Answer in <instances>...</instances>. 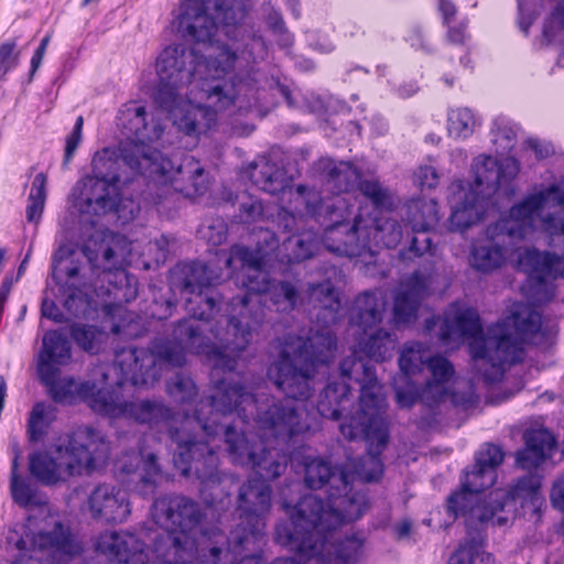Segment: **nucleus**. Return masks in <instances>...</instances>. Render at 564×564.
<instances>
[{"label": "nucleus", "instance_id": "obj_1", "mask_svg": "<svg viewBox=\"0 0 564 564\" xmlns=\"http://www.w3.org/2000/svg\"><path fill=\"white\" fill-rule=\"evenodd\" d=\"M248 302L247 296H234L226 303L225 313L219 314L224 296L216 289L189 293L185 302L189 317L178 321L174 339L156 338L150 349L129 346L117 352L115 366L122 375L118 384L129 381L135 387L152 386L160 378L158 364L182 367L186 350L212 364L213 382L218 370L232 372L261 325L259 312L245 316Z\"/></svg>", "mask_w": 564, "mask_h": 564}, {"label": "nucleus", "instance_id": "obj_2", "mask_svg": "<svg viewBox=\"0 0 564 564\" xmlns=\"http://www.w3.org/2000/svg\"><path fill=\"white\" fill-rule=\"evenodd\" d=\"M235 61L236 55L226 47L204 61L194 48L165 47L156 59L155 105L185 134L206 132L216 124L217 112L251 90L248 83L232 75Z\"/></svg>", "mask_w": 564, "mask_h": 564}, {"label": "nucleus", "instance_id": "obj_3", "mask_svg": "<svg viewBox=\"0 0 564 564\" xmlns=\"http://www.w3.org/2000/svg\"><path fill=\"white\" fill-rule=\"evenodd\" d=\"M315 372L314 367L296 360L288 348H283L268 373L285 394L284 399L256 395L245 384L221 378L214 381V392L196 403V419L192 422L215 434L218 416L236 413L242 423L254 422L264 435L288 442L312 427L300 401L312 395Z\"/></svg>", "mask_w": 564, "mask_h": 564}, {"label": "nucleus", "instance_id": "obj_4", "mask_svg": "<svg viewBox=\"0 0 564 564\" xmlns=\"http://www.w3.org/2000/svg\"><path fill=\"white\" fill-rule=\"evenodd\" d=\"M228 415L218 416V432L209 434L197 422L187 423L196 419L184 415L176 422L174 412L166 423L170 440L176 445L174 464L184 477H194L200 482V496L204 501L218 508L224 505V498L229 500V486L234 482L231 475L219 470L217 446L212 445L215 436L224 433L227 452L236 465L250 467L259 476L258 479L273 480L280 477L286 468V458L276 451H271L262 440L251 441L246 431H238L236 425L223 422Z\"/></svg>", "mask_w": 564, "mask_h": 564}, {"label": "nucleus", "instance_id": "obj_5", "mask_svg": "<svg viewBox=\"0 0 564 564\" xmlns=\"http://www.w3.org/2000/svg\"><path fill=\"white\" fill-rule=\"evenodd\" d=\"M339 372L343 381L327 383L319 394L316 409L324 417L339 420L349 402L351 388L348 381L359 384L358 411L346 419L339 429L345 438L367 443V454L360 458L357 471L362 480L375 481L383 473L380 455L389 441L383 389L375 367L361 357H345L339 364Z\"/></svg>", "mask_w": 564, "mask_h": 564}, {"label": "nucleus", "instance_id": "obj_6", "mask_svg": "<svg viewBox=\"0 0 564 564\" xmlns=\"http://www.w3.org/2000/svg\"><path fill=\"white\" fill-rule=\"evenodd\" d=\"M153 521L171 531L155 538V560L145 563V544L133 533L104 532L98 536L96 551L115 564H189L198 552L193 531L200 524L204 512L194 499L184 495H165L154 499Z\"/></svg>", "mask_w": 564, "mask_h": 564}, {"label": "nucleus", "instance_id": "obj_7", "mask_svg": "<svg viewBox=\"0 0 564 564\" xmlns=\"http://www.w3.org/2000/svg\"><path fill=\"white\" fill-rule=\"evenodd\" d=\"M351 476L341 467H333L322 458H313L305 464L304 481L311 489H321L328 485L327 501L316 495H306L300 499L290 513V523H279L275 527V540L288 543L293 539L301 540V549L317 552L323 542L311 543V538L304 533L307 528L318 529L322 519L333 520L336 525L343 520H358L368 509L366 495L354 491Z\"/></svg>", "mask_w": 564, "mask_h": 564}, {"label": "nucleus", "instance_id": "obj_8", "mask_svg": "<svg viewBox=\"0 0 564 564\" xmlns=\"http://www.w3.org/2000/svg\"><path fill=\"white\" fill-rule=\"evenodd\" d=\"M503 456L499 446L488 444L485 451L477 453L473 470L465 473L460 490L447 499V513L454 519L463 517L468 529L480 530L489 523L507 524L508 517L503 512L508 501L521 500L522 507L530 503L534 508L542 503L541 480L534 475L519 478L509 490L496 489L488 498L479 497L496 482L497 467L502 464Z\"/></svg>", "mask_w": 564, "mask_h": 564}, {"label": "nucleus", "instance_id": "obj_9", "mask_svg": "<svg viewBox=\"0 0 564 564\" xmlns=\"http://www.w3.org/2000/svg\"><path fill=\"white\" fill-rule=\"evenodd\" d=\"M206 0H182L180 13L176 18L177 30L184 37L196 43L208 44L213 53L207 56H197L206 59L215 56L221 47H226L236 55L235 64L239 58L249 63H257L267 55V44L263 37L256 33H248L241 24L246 18V10L237 0H216L215 15L206 12Z\"/></svg>", "mask_w": 564, "mask_h": 564}, {"label": "nucleus", "instance_id": "obj_10", "mask_svg": "<svg viewBox=\"0 0 564 564\" xmlns=\"http://www.w3.org/2000/svg\"><path fill=\"white\" fill-rule=\"evenodd\" d=\"M37 375L48 395L56 403L73 404L77 399H83L98 414L110 419H126L151 429L160 424L166 426L172 419V409L162 400H124L118 389L96 390L94 382L77 383L72 377L59 378V369L51 370L45 367Z\"/></svg>", "mask_w": 564, "mask_h": 564}, {"label": "nucleus", "instance_id": "obj_11", "mask_svg": "<svg viewBox=\"0 0 564 564\" xmlns=\"http://www.w3.org/2000/svg\"><path fill=\"white\" fill-rule=\"evenodd\" d=\"M549 330L542 325V315L523 303L512 305L508 315L487 327V338L473 345L476 356H490V368L482 376L488 382L499 381L505 367L522 362L525 344L542 345Z\"/></svg>", "mask_w": 564, "mask_h": 564}, {"label": "nucleus", "instance_id": "obj_12", "mask_svg": "<svg viewBox=\"0 0 564 564\" xmlns=\"http://www.w3.org/2000/svg\"><path fill=\"white\" fill-rule=\"evenodd\" d=\"M296 192L306 215L324 227L322 242L328 251L355 258L369 250L367 226L361 215H354L355 204L341 196L323 198L319 192L304 185H299Z\"/></svg>", "mask_w": 564, "mask_h": 564}, {"label": "nucleus", "instance_id": "obj_13", "mask_svg": "<svg viewBox=\"0 0 564 564\" xmlns=\"http://www.w3.org/2000/svg\"><path fill=\"white\" fill-rule=\"evenodd\" d=\"M56 457L35 452L29 457L30 473L43 485L65 482L84 470L90 471L104 463L110 453L104 435L89 426H82L67 436L65 444L55 448Z\"/></svg>", "mask_w": 564, "mask_h": 564}, {"label": "nucleus", "instance_id": "obj_14", "mask_svg": "<svg viewBox=\"0 0 564 564\" xmlns=\"http://www.w3.org/2000/svg\"><path fill=\"white\" fill-rule=\"evenodd\" d=\"M271 508L272 488L265 480L252 478L240 485L236 509L238 522L229 535L221 532L216 535L217 540L203 554L204 560L210 558L213 564H218L223 554L235 560V554L254 546L264 535Z\"/></svg>", "mask_w": 564, "mask_h": 564}, {"label": "nucleus", "instance_id": "obj_15", "mask_svg": "<svg viewBox=\"0 0 564 564\" xmlns=\"http://www.w3.org/2000/svg\"><path fill=\"white\" fill-rule=\"evenodd\" d=\"M147 109L137 102H129L120 111V123L127 140L120 143L122 160L134 174L144 178L160 180L174 171V163L149 143L159 140L164 131L161 123L147 120Z\"/></svg>", "mask_w": 564, "mask_h": 564}, {"label": "nucleus", "instance_id": "obj_16", "mask_svg": "<svg viewBox=\"0 0 564 564\" xmlns=\"http://www.w3.org/2000/svg\"><path fill=\"white\" fill-rule=\"evenodd\" d=\"M72 195L74 207L84 215L100 216L116 212L119 218L128 221L140 210L139 206L134 207L133 202H129L131 207L126 214L124 202L118 199L117 184L91 175L83 177L74 187Z\"/></svg>", "mask_w": 564, "mask_h": 564}, {"label": "nucleus", "instance_id": "obj_17", "mask_svg": "<svg viewBox=\"0 0 564 564\" xmlns=\"http://www.w3.org/2000/svg\"><path fill=\"white\" fill-rule=\"evenodd\" d=\"M355 520H343L338 524L328 525L333 523V520L322 519L318 523V529L307 528V535L311 538V543L316 544L317 542H323V547L317 552H311L307 550L301 549V540L293 539L288 543H280L281 545L289 546L292 550H295L300 555L306 558H316L321 563H325L329 561L330 556L334 554L336 558L343 561L344 563H354L357 562L362 555V541L355 535L347 536L339 541H334V531L344 523L354 522ZM306 535V533H304Z\"/></svg>", "mask_w": 564, "mask_h": 564}, {"label": "nucleus", "instance_id": "obj_18", "mask_svg": "<svg viewBox=\"0 0 564 564\" xmlns=\"http://www.w3.org/2000/svg\"><path fill=\"white\" fill-rule=\"evenodd\" d=\"M544 197L535 192L514 204L506 217L487 227L490 237L505 235L510 242H518L532 236L543 206Z\"/></svg>", "mask_w": 564, "mask_h": 564}, {"label": "nucleus", "instance_id": "obj_19", "mask_svg": "<svg viewBox=\"0 0 564 564\" xmlns=\"http://www.w3.org/2000/svg\"><path fill=\"white\" fill-rule=\"evenodd\" d=\"M438 326V339L443 344H448L456 338H468L469 351L474 360L482 361L484 366H490V356H476L473 345L477 340L487 338V332L484 333L478 313L473 308H466L458 312L453 319L432 316L425 321L426 330L431 332Z\"/></svg>", "mask_w": 564, "mask_h": 564}, {"label": "nucleus", "instance_id": "obj_20", "mask_svg": "<svg viewBox=\"0 0 564 564\" xmlns=\"http://www.w3.org/2000/svg\"><path fill=\"white\" fill-rule=\"evenodd\" d=\"M90 517L104 523H122L131 513L128 494L111 484H99L86 500Z\"/></svg>", "mask_w": 564, "mask_h": 564}, {"label": "nucleus", "instance_id": "obj_21", "mask_svg": "<svg viewBox=\"0 0 564 564\" xmlns=\"http://www.w3.org/2000/svg\"><path fill=\"white\" fill-rule=\"evenodd\" d=\"M283 348H288L296 360L303 361L316 371L317 365L332 361L337 350V337L328 329L312 333L306 338L291 337Z\"/></svg>", "mask_w": 564, "mask_h": 564}, {"label": "nucleus", "instance_id": "obj_22", "mask_svg": "<svg viewBox=\"0 0 564 564\" xmlns=\"http://www.w3.org/2000/svg\"><path fill=\"white\" fill-rule=\"evenodd\" d=\"M79 267L74 264L65 270L53 263L52 278L63 296V306L74 317H86L90 310V297L84 291L85 283L79 274Z\"/></svg>", "mask_w": 564, "mask_h": 564}, {"label": "nucleus", "instance_id": "obj_23", "mask_svg": "<svg viewBox=\"0 0 564 564\" xmlns=\"http://www.w3.org/2000/svg\"><path fill=\"white\" fill-rule=\"evenodd\" d=\"M32 551L46 553L42 564H66V557L79 552L70 531L56 522L51 531H41L32 536Z\"/></svg>", "mask_w": 564, "mask_h": 564}, {"label": "nucleus", "instance_id": "obj_24", "mask_svg": "<svg viewBox=\"0 0 564 564\" xmlns=\"http://www.w3.org/2000/svg\"><path fill=\"white\" fill-rule=\"evenodd\" d=\"M471 169L475 183V189L471 192L482 198L495 194L517 174L514 163H507V165L503 166L490 155L476 158Z\"/></svg>", "mask_w": 564, "mask_h": 564}, {"label": "nucleus", "instance_id": "obj_25", "mask_svg": "<svg viewBox=\"0 0 564 564\" xmlns=\"http://www.w3.org/2000/svg\"><path fill=\"white\" fill-rule=\"evenodd\" d=\"M426 289V279L419 271L413 272L401 283L393 301V322L397 326L415 322Z\"/></svg>", "mask_w": 564, "mask_h": 564}, {"label": "nucleus", "instance_id": "obj_26", "mask_svg": "<svg viewBox=\"0 0 564 564\" xmlns=\"http://www.w3.org/2000/svg\"><path fill=\"white\" fill-rule=\"evenodd\" d=\"M303 300L302 306L314 312L316 321L322 325L329 326L339 319L341 303L332 282L307 284L303 289Z\"/></svg>", "mask_w": 564, "mask_h": 564}, {"label": "nucleus", "instance_id": "obj_27", "mask_svg": "<svg viewBox=\"0 0 564 564\" xmlns=\"http://www.w3.org/2000/svg\"><path fill=\"white\" fill-rule=\"evenodd\" d=\"M171 283L182 293H193L212 289L220 275L200 261L180 262L171 271Z\"/></svg>", "mask_w": 564, "mask_h": 564}, {"label": "nucleus", "instance_id": "obj_28", "mask_svg": "<svg viewBox=\"0 0 564 564\" xmlns=\"http://www.w3.org/2000/svg\"><path fill=\"white\" fill-rule=\"evenodd\" d=\"M321 169L325 177V185L334 195L341 196L350 203V194L357 189L361 171L349 161H336L334 159H322Z\"/></svg>", "mask_w": 564, "mask_h": 564}, {"label": "nucleus", "instance_id": "obj_29", "mask_svg": "<svg viewBox=\"0 0 564 564\" xmlns=\"http://www.w3.org/2000/svg\"><path fill=\"white\" fill-rule=\"evenodd\" d=\"M386 310L387 300L381 291H365L355 300L351 325L358 328V334L381 328Z\"/></svg>", "mask_w": 564, "mask_h": 564}, {"label": "nucleus", "instance_id": "obj_30", "mask_svg": "<svg viewBox=\"0 0 564 564\" xmlns=\"http://www.w3.org/2000/svg\"><path fill=\"white\" fill-rule=\"evenodd\" d=\"M524 444V448L516 454V464L521 469H532L551 456L556 441L551 432L539 429L525 432Z\"/></svg>", "mask_w": 564, "mask_h": 564}, {"label": "nucleus", "instance_id": "obj_31", "mask_svg": "<svg viewBox=\"0 0 564 564\" xmlns=\"http://www.w3.org/2000/svg\"><path fill=\"white\" fill-rule=\"evenodd\" d=\"M514 245L505 235L492 238L486 231V240L474 245L470 263L477 271L489 273L501 268L508 254V247Z\"/></svg>", "mask_w": 564, "mask_h": 564}, {"label": "nucleus", "instance_id": "obj_32", "mask_svg": "<svg viewBox=\"0 0 564 564\" xmlns=\"http://www.w3.org/2000/svg\"><path fill=\"white\" fill-rule=\"evenodd\" d=\"M397 343L398 337L395 333L383 327L377 328L357 335L355 343L356 349L351 355L358 357L357 352H361L375 361H386L392 358Z\"/></svg>", "mask_w": 564, "mask_h": 564}, {"label": "nucleus", "instance_id": "obj_33", "mask_svg": "<svg viewBox=\"0 0 564 564\" xmlns=\"http://www.w3.org/2000/svg\"><path fill=\"white\" fill-rule=\"evenodd\" d=\"M445 383L427 380L424 388L420 389L414 382H409L406 387L399 386L398 381L393 383L397 403L401 408H410L416 401H421L429 408L436 406L446 397Z\"/></svg>", "mask_w": 564, "mask_h": 564}, {"label": "nucleus", "instance_id": "obj_34", "mask_svg": "<svg viewBox=\"0 0 564 564\" xmlns=\"http://www.w3.org/2000/svg\"><path fill=\"white\" fill-rule=\"evenodd\" d=\"M176 174H178L182 177V180H185L188 183L187 186L181 188V191L184 192L186 196H200L205 194V192L208 188L207 173L200 165V163L193 156H185L177 166L174 165V171L169 176H164L160 180H148L149 182L154 184L165 185L167 182L173 181Z\"/></svg>", "mask_w": 564, "mask_h": 564}, {"label": "nucleus", "instance_id": "obj_35", "mask_svg": "<svg viewBox=\"0 0 564 564\" xmlns=\"http://www.w3.org/2000/svg\"><path fill=\"white\" fill-rule=\"evenodd\" d=\"M72 359L70 344L67 337L59 330H48L42 339V348L37 359V372L45 367L58 369L57 366H65Z\"/></svg>", "mask_w": 564, "mask_h": 564}, {"label": "nucleus", "instance_id": "obj_36", "mask_svg": "<svg viewBox=\"0 0 564 564\" xmlns=\"http://www.w3.org/2000/svg\"><path fill=\"white\" fill-rule=\"evenodd\" d=\"M405 219L415 234L432 230L440 220L436 200L424 197L411 198L405 206Z\"/></svg>", "mask_w": 564, "mask_h": 564}, {"label": "nucleus", "instance_id": "obj_37", "mask_svg": "<svg viewBox=\"0 0 564 564\" xmlns=\"http://www.w3.org/2000/svg\"><path fill=\"white\" fill-rule=\"evenodd\" d=\"M319 239L316 232L303 230L286 237L281 245L282 257L288 262H301L310 259L318 249Z\"/></svg>", "mask_w": 564, "mask_h": 564}, {"label": "nucleus", "instance_id": "obj_38", "mask_svg": "<svg viewBox=\"0 0 564 564\" xmlns=\"http://www.w3.org/2000/svg\"><path fill=\"white\" fill-rule=\"evenodd\" d=\"M303 289L299 279L274 280L268 297L276 311L291 312L304 304Z\"/></svg>", "mask_w": 564, "mask_h": 564}, {"label": "nucleus", "instance_id": "obj_39", "mask_svg": "<svg viewBox=\"0 0 564 564\" xmlns=\"http://www.w3.org/2000/svg\"><path fill=\"white\" fill-rule=\"evenodd\" d=\"M367 226L365 235L369 238V249L371 241L376 247L387 249L395 248L402 240V228L398 220L392 218H380L364 223Z\"/></svg>", "mask_w": 564, "mask_h": 564}, {"label": "nucleus", "instance_id": "obj_40", "mask_svg": "<svg viewBox=\"0 0 564 564\" xmlns=\"http://www.w3.org/2000/svg\"><path fill=\"white\" fill-rule=\"evenodd\" d=\"M431 358L429 349L422 343H412L406 345L399 357V366L402 375L394 379L393 383L398 381L399 386L406 387L409 382H413L410 377L421 372L424 367H427V360Z\"/></svg>", "mask_w": 564, "mask_h": 564}, {"label": "nucleus", "instance_id": "obj_41", "mask_svg": "<svg viewBox=\"0 0 564 564\" xmlns=\"http://www.w3.org/2000/svg\"><path fill=\"white\" fill-rule=\"evenodd\" d=\"M93 175L107 182L118 184L121 182V165L130 166L122 160L120 145L118 149L105 148L93 158Z\"/></svg>", "mask_w": 564, "mask_h": 564}, {"label": "nucleus", "instance_id": "obj_42", "mask_svg": "<svg viewBox=\"0 0 564 564\" xmlns=\"http://www.w3.org/2000/svg\"><path fill=\"white\" fill-rule=\"evenodd\" d=\"M163 480L164 474L158 463V456L154 453L143 455L140 477L133 490L143 498H150L156 494Z\"/></svg>", "mask_w": 564, "mask_h": 564}, {"label": "nucleus", "instance_id": "obj_43", "mask_svg": "<svg viewBox=\"0 0 564 564\" xmlns=\"http://www.w3.org/2000/svg\"><path fill=\"white\" fill-rule=\"evenodd\" d=\"M274 280L269 278L268 272L262 270V267L253 268L246 273L242 281V285L247 293L241 296L249 299L248 310L245 311V316H248L249 312H259L261 314V323L263 322V310L259 306V301H256L254 296L260 294H267L269 296L271 286Z\"/></svg>", "mask_w": 564, "mask_h": 564}, {"label": "nucleus", "instance_id": "obj_44", "mask_svg": "<svg viewBox=\"0 0 564 564\" xmlns=\"http://www.w3.org/2000/svg\"><path fill=\"white\" fill-rule=\"evenodd\" d=\"M251 178L261 191L272 195L280 194L289 187L284 170L268 161L254 167Z\"/></svg>", "mask_w": 564, "mask_h": 564}, {"label": "nucleus", "instance_id": "obj_45", "mask_svg": "<svg viewBox=\"0 0 564 564\" xmlns=\"http://www.w3.org/2000/svg\"><path fill=\"white\" fill-rule=\"evenodd\" d=\"M482 208L479 207V197L473 192L465 194V199L454 206L449 217L452 230L464 231L478 223L481 218Z\"/></svg>", "mask_w": 564, "mask_h": 564}, {"label": "nucleus", "instance_id": "obj_46", "mask_svg": "<svg viewBox=\"0 0 564 564\" xmlns=\"http://www.w3.org/2000/svg\"><path fill=\"white\" fill-rule=\"evenodd\" d=\"M46 183L47 176L44 173L34 176L25 210L29 223L39 224L42 218L47 196Z\"/></svg>", "mask_w": 564, "mask_h": 564}, {"label": "nucleus", "instance_id": "obj_47", "mask_svg": "<svg viewBox=\"0 0 564 564\" xmlns=\"http://www.w3.org/2000/svg\"><path fill=\"white\" fill-rule=\"evenodd\" d=\"M20 451L14 448V457L11 463L10 471V491L13 501L22 508L34 503V491L31 486L19 475Z\"/></svg>", "mask_w": 564, "mask_h": 564}, {"label": "nucleus", "instance_id": "obj_48", "mask_svg": "<svg viewBox=\"0 0 564 564\" xmlns=\"http://www.w3.org/2000/svg\"><path fill=\"white\" fill-rule=\"evenodd\" d=\"M478 124L476 117L469 108H457L448 112L447 130L456 139H467Z\"/></svg>", "mask_w": 564, "mask_h": 564}, {"label": "nucleus", "instance_id": "obj_49", "mask_svg": "<svg viewBox=\"0 0 564 564\" xmlns=\"http://www.w3.org/2000/svg\"><path fill=\"white\" fill-rule=\"evenodd\" d=\"M166 392L174 402L189 404L197 398L198 388L189 376L177 372L166 382Z\"/></svg>", "mask_w": 564, "mask_h": 564}, {"label": "nucleus", "instance_id": "obj_50", "mask_svg": "<svg viewBox=\"0 0 564 564\" xmlns=\"http://www.w3.org/2000/svg\"><path fill=\"white\" fill-rule=\"evenodd\" d=\"M466 528H468L466 525ZM485 528H482L484 530ZM468 535H471V532H480V530L467 529ZM482 549V540L480 536H469L462 543L457 550L449 556L447 564H474L476 562L477 555H479L480 550Z\"/></svg>", "mask_w": 564, "mask_h": 564}, {"label": "nucleus", "instance_id": "obj_51", "mask_svg": "<svg viewBox=\"0 0 564 564\" xmlns=\"http://www.w3.org/2000/svg\"><path fill=\"white\" fill-rule=\"evenodd\" d=\"M543 231L553 247H562L564 251V210L549 213L541 219Z\"/></svg>", "mask_w": 564, "mask_h": 564}, {"label": "nucleus", "instance_id": "obj_52", "mask_svg": "<svg viewBox=\"0 0 564 564\" xmlns=\"http://www.w3.org/2000/svg\"><path fill=\"white\" fill-rule=\"evenodd\" d=\"M100 332L96 326L73 324L70 326V336L75 343L85 351L97 350V337Z\"/></svg>", "mask_w": 564, "mask_h": 564}, {"label": "nucleus", "instance_id": "obj_53", "mask_svg": "<svg viewBox=\"0 0 564 564\" xmlns=\"http://www.w3.org/2000/svg\"><path fill=\"white\" fill-rule=\"evenodd\" d=\"M50 406L42 402L33 406L28 423V432L31 441L36 442L44 436L47 427L46 414Z\"/></svg>", "mask_w": 564, "mask_h": 564}, {"label": "nucleus", "instance_id": "obj_54", "mask_svg": "<svg viewBox=\"0 0 564 564\" xmlns=\"http://www.w3.org/2000/svg\"><path fill=\"white\" fill-rule=\"evenodd\" d=\"M235 262H240L241 267H246L248 271L262 267V259L256 252L239 245L231 247L229 257L226 259L227 268H232Z\"/></svg>", "mask_w": 564, "mask_h": 564}, {"label": "nucleus", "instance_id": "obj_55", "mask_svg": "<svg viewBox=\"0 0 564 564\" xmlns=\"http://www.w3.org/2000/svg\"><path fill=\"white\" fill-rule=\"evenodd\" d=\"M357 189H359L365 197L369 198L376 207H384L390 203L388 191L376 180L361 181L360 178Z\"/></svg>", "mask_w": 564, "mask_h": 564}, {"label": "nucleus", "instance_id": "obj_56", "mask_svg": "<svg viewBox=\"0 0 564 564\" xmlns=\"http://www.w3.org/2000/svg\"><path fill=\"white\" fill-rule=\"evenodd\" d=\"M20 51L17 39L0 44V80L19 64Z\"/></svg>", "mask_w": 564, "mask_h": 564}, {"label": "nucleus", "instance_id": "obj_57", "mask_svg": "<svg viewBox=\"0 0 564 564\" xmlns=\"http://www.w3.org/2000/svg\"><path fill=\"white\" fill-rule=\"evenodd\" d=\"M263 215V205L261 200L249 194H242L239 199V215L241 223H254Z\"/></svg>", "mask_w": 564, "mask_h": 564}, {"label": "nucleus", "instance_id": "obj_58", "mask_svg": "<svg viewBox=\"0 0 564 564\" xmlns=\"http://www.w3.org/2000/svg\"><path fill=\"white\" fill-rule=\"evenodd\" d=\"M246 551H241L239 554H235V560L231 556H225L223 554L221 560L218 564H264L261 555H245ZM200 564H213L210 558L203 560ZM271 564H300L293 557H279Z\"/></svg>", "mask_w": 564, "mask_h": 564}, {"label": "nucleus", "instance_id": "obj_59", "mask_svg": "<svg viewBox=\"0 0 564 564\" xmlns=\"http://www.w3.org/2000/svg\"><path fill=\"white\" fill-rule=\"evenodd\" d=\"M433 241L427 232L421 234L420 236H414L411 240V245L406 250L400 251V257L403 259H413L417 257H422L425 253H433Z\"/></svg>", "mask_w": 564, "mask_h": 564}, {"label": "nucleus", "instance_id": "obj_60", "mask_svg": "<svg viewBox=\"0 0 564 564\" xmlns=\"http://www.w3.org/2000/svg\"><path fill=\"white\" fill-rule=\"evenodd\" d=\"M427 368L432 375V380L446 383L454 373L452 364L442 356H433L427 360Z\"/></svg>", "mask_w": 564, "mask_h": 564}, {"label": "nucleus", "instance_id": "obj_61", "mask_svg": "<svg viewBox=\"0 0 564 564\" xmlns=\"http://www.w3.org/2000/svg\"><path fill=\"white\" fill-rule=\"evenodd\" d=\"M491 132L494 135V143L501 148L502 152H508L513 149L516 132L512 128L501 127L498 120H496Z\"/></svg>", "mask_w": 564, "mask_h": 564}, {"label": "nucleus", "instance_id": "obj_62", "mask_svg": "<svg viewBox=\"0 0 564 564\" xmlns=\"http://www.w3.org/2000/svg\"><path fill=\"white\" fill-rule=\"evenodd\" d=\"M438 173L434 166L421 165L413 174V182L421 189H432L438 184Z\"/></svg>", "mask_w": 564, "mask_h": 564}, {"label": "nucleus", "instance_id": "obj_63", "mask_svg": "<svg viewBox=\"0 0 564 564\" xmlns=\"http://www.w3.org/2000/svg\"><path fill=\"white\" fill-rule=\"evenodd\" d=\"M83 123H84L83 117H78L75 122L72 133L66 138V147H65V154H64V163L65 164H67L72 160L75 151L77 150V148L79 145V142L82 140Z\"/></svg>", "mask_w": 564, "mask_h": 564}, {"label": "nucleus", "instance_id": "obj_64", "mask_svg": "<svg viewBox=\"0 0 564 564\" xmlns=\"http://www.w3.org/2000/svg\"><path fill=\"white\" fill-rule=\"evenodd\" d=\"M544 197L543 206L546 205L547 200L551 198L554 200L555 205L564 206V186L561 184H551L546 188L535 192Z\"/></svg>", "mask_w": 564, "mask_h": 564}]
</instances>
